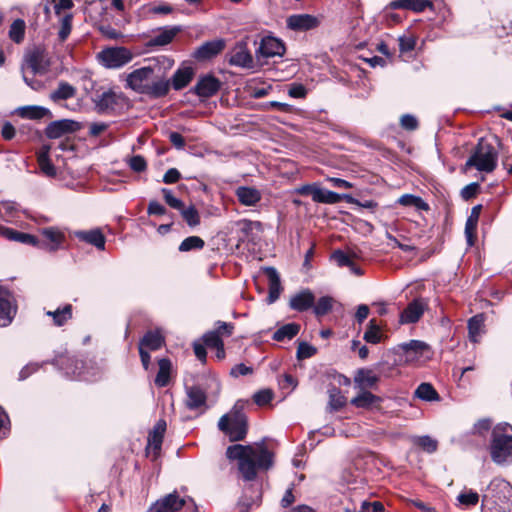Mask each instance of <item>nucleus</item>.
Segmentation results:
<instances>
[{
    "instance_id": "nucleus-1",
    "label": "nucleus",
    "mask_w": 512,
    "mask_h": 512,
    "mask_svg": "<svg viewBox=\"0 0 512 512\" xmlns=\"http://www.w3.org/2000/svg\"><path fill=\"white\" fill-rule=\"evenodd\" d=\"M161 64L171 68L174 62L165 56L153 59L148 66L135 69L127 74L125 86L139 94L154 98L165 96L169 91V81L165 79Z\"/></svg>"
},
{
    "instance_id": "nucleus-2",
    "label": "nucleus",
    "mask_w": 512,
    "mask_h": 512,
    "mask_svg": "<svg viewBox=\"0 0 512 512\" xmlns=\"http://www.w3.org/2000/svg\"><path fill=\"white\" fill-rule=\"evenodd\" d=\"M226 456L230 460L238 461L239 471L247 481H251L256 477L257 469L267 470L273 465V454L263 443L247 446L241 444L229 446Z\"/></svg>"
},
{
    "instance_id": "nucleus-3",
    "label": "nucleus",
    "mask_w": 512,
    "mask_h": 512,
    "mask_svg": "<svg viewBox=\"0 0 512 512\" xmlns=\"http://www.w3.org/2000/svg\"><path fill=\"white\" fill-rule=\"evenodd\" d=\"M498 163V151L487 139L480 138L471 150L470 156L463 167L464 171L475 168L479 172L492 173Z\"/></svg>"
},
{
    "instance_id": "nucleus-4",
    "label": "nucleus",
    "mask_w": 512,
    "mask_h": 512,
    "mask_svg": "<svg viewBox=\"0 0 512 512\" xmlns=\"http://www.w3.org/2000/svg\"><path fill=\"white\" fill-rule=\"evenodd\" d=\"M244 402L237 401L231 411L223 415L219 422V429L224 432L231 441L243 440L247 434V417L243 412Z\"/></svg>"
},
{
    "instance_id": "nucleus-5",
    "label": "nucleus",
    "mask_w": 512,
    "mask_h": 512,
    "mask_svg": "<svg viewBox=\"0 0 512 512\" xmlns=\"http://www.w3.org/2000/svg\"><path fill=\"white\" fill-rule=\"evenodd\" d=\"M492 460L497 464H503L512 456V426L507 423L496 425L492 430L490 444Z\"/></svg>"
},
{
    "instance_id": "nucleus-6",
    "label": "nucleus",
    "mask_w": 512,
    "mask_h": 512,
    "mask_svg": "<svg viewBox=\"0 0 512 512\" xmlns=\"http://www.w3.org/2000/svg\"><path fill=\"white\" fill-rule=\"evenodd\" d=\"M133 57L131 50L123 46L104 48L96 56L98 62L107 69H119L130 63Z\"/></svg>"
},
{
    "instance_id": "nucleus-7",
    "label": "nucleus",
    "mask_w": 512,
    "mask_h": 512,
    "mask_svg": "<svg viewBox=\"0 0 512 512\" xmlns=\"http://www.w3.org/2000/svg\"><path fill=\"white\" fill-rule=\"evenodd\" d=\"M229 64L241 68L251 69L254 66L253 56L250 53L247 43L240 41L229 53Z\"/></svg>"
},
{
    "instance_id": "nucleus-8",
    "label": "nucleus",
    "mask_w": 512,
    "mask_h": 512,
    "mask_svg": "<svg viewBox=\"0 0 512 512\" xmlns=\"http://www.w3.org/2000/svg\"><path fill=\"white\" fill-rule=\"evenodd\" d=\"M17 311L13 295L6 289L0 288V326H8Z\"/></svg>"
},
{
    "instance_id": "nucleus-9",
    "label": "nucleus",
    "mask_w": 512,
    "mask_h": 512,
    "mask_svg": "<svg viewBox=\"0 0 512 512\" xmlns=\"http://www.w3.org/2000/svg\"><path fill=\"white\" fill-rule=\"evenodd\" d=\"M285 53L283 42L273 36H265L261 39L260 45L255 54L257 58H271L282 56Z\"/></svg>"
},
{
    "instance_id": "nucleus-10",
    "label": "nucleus",
    "mask_w": 512,
    "mask_h": 512,
    "mask_svg": "<svg viewBox=\"0 0 512 512\" xmlns=\"http://www.w3.org/2000/svg\"><path fill=\"white\" fill-rule=\"evenodd\" d=\"M186 504V499L173 492L157 500L147 512H177Z\"/></svg>"
},
{
    "instance_id": "nucleus-11",
    "label": "nucleus",
    "mask_w": 512,
    "mask_h": 512,
    "mask_svg": "<svg viewBox=\"0 0 512 512\" xmlns=\"http://www.w3.org/2000/svg\"><path fill=\"white\" fill-rule=\"evenodd\" d=\"M124 99L125 98L122 93H117L114 90L109 89L98 95L95 100V104L100 112L114 111L122 105Z\"/></svg>"
},
{
    "instance_id": "nucleus-12",
    "label": "nucleus",
    "mask_w": 512,
    "mask_h": 512,
    "mask_svg": "<svg viewBox=\"0 0 512 512\" xmlns=\"http://www.w3.org/2000/svg\"><path fill=\"white\" fill-rule=\"evenodd\" d=\"M80 125L78 122L70 119H62L51 122L45 130V134L50 139H57L65 134L79 130Z\"/></svg>"
},
{
    "instance_id": "nucleus-13",
    "label": "nucleus",
    "mask_w": 512,
    "mask_h": 512,
    "mask_svg": "<svg viewBox=\"0 0 512 512\" xmlns=\"http://www.w3.org/2000/svg\"><path fill=\"white\" fill-rule=\"evenodd\" d=\"M224 48L225 41L223 39L207 41L194 51L193 57L198 61H207L220 54Z\"/></svg>"
},
{
    "instance_id": "nucleus-14",
    "label": "nucleus",
    "mask_w": 512,
    "mask_h": 512,
    "mask_svg": "<svg viewBox=\"0 0 512 512\" xmlns=\"http://www.w3.org/2000/svg\"><path fill=\"white\" fill-rule=\"evenodd\" d=\"M286 24L293 31H307L316 28L319 20L310 14H294L287 18Z\"/></svg>"
},
{
    "instance_id": "nucleus-15",
    "label": "nucleus",
    "mask_w": 512,
    "mask_h": 512,
    "mask_svg": "<svg viewBox=\"0 0 512 512\" xmlns=\"http://www.w3.org/2000/svg\"><path fill=\"white\" fill-rule=\"evenodd\" d=\"M186 407L189 410H197L206 407V392L197 385L186 387Z\"/></svg>"
},
{
    "instance_id": "nucleus-16",
    "label": "nucleus",
    "mask_w": 512,
    "mask_h": 512,
    "mask_svg": "<svg viewBox=\"0 0 512 512\" xmlns=\"http://www.w3.org/2000/svg\"><path fill=\"white\" fill-rule=\"evenodd\" d=\"M220 88V81L211 75L200 78L194 87V92L202 98L215 95Z\"/></svg>"
},
{
    "instance_id": "nucleus-17",
    "label": "nucleus",
    "mask_w": 512,
    "mask_h": 512,
    "mask_svg": "<svg viewBox=\"0 0 512 512\" xmlns=\"http://www.w3.org/2000/svg\"><path fill=\"white\" fill-rule=\"evenodd\" d=\"M239 203L243 206L254 207L262 199V193L255 187L239 186L235 190Z\"/></svg>"
},
{
    "instance_id": "nucleus-18",
    "label": "nucleus",
    "mask_w": 512,
    "mask_h": 512,
    "mask_svg": "<svg viewBox=\"0 0 512 512\" xmlns=\"http://www.w3.org/2000/svg\"><path fill=\"white\" fill-rule=\"evenodd\" d=\"M425 303L422 299H415L408 304L400 315V323L408 324L417 322L423 315Z\"/></svg>"
},
{
    "instance_id": "nucleus-19",
    "label": "nucleus",
    "mask_w": 512,
    "mask_h": 512,
    "mask_svg": "<svg viewBox=\"0 0 512 512\" xmlns=\"http://www.w3.org/2000/svg\"><path fill=\"white\" fill-rule=\"evenodd\" d=\"M26 63L34 74L47 72L50 62L43 51L34 50L26 56Z\"/></svg>"
},
{
    "instance_id": "nucleus-20",
    "label": "nucleus",
    "mask_w": 512,
    "mask_h": 512,
    "mask_svg": "<svg viewBox=\"0 0 512 512\" xmlns=\"http://www.w3.org/2000/svg\"><path fill=\"white\" fill-rule=\"evenodd\" d=\"M315 297L313 293L306 289L290 298V308L299 312L306 311L314 306Z\"/></svg>"
},
{
    "instance_id": "nucleus-21",
    "label": "nucleus",
    "mask_w": 512,
    "mask_h": 512,
    "mask_svg": "<svg viewBox=\"0 0 512 512\" xmlns=\"http://www.w3.org/2000/svg\"><path fill=\"white\" fill-rule=\"evenodd\" d=\"M264 272L268 277L269 281V291L267 301L268 303H274L280 296L282 287L281 281L278 272L274 267H266L264 268Z\"/></svg>"
},
{
    "instance_id": "nucleus-22",
    "label": "nucleus",
    "mask_w": 512,
    "mask_h": 512,
    "mask_svg": "<svg viewBox=\"0 0 512 512\" xmlns=\"http://www.w3.org/2000/svg\"><path fill=\"white\" fill-rule=\"evenodd\" d=\"M41 235L45 238V249L48 251H56L65 240V235L58 228L47 227L41 230Z\"/></svg>"
},
{
    "instance_id": "nucleus-23",
    "label": "nucleus",
    "mask_w": 512,
    "mask_h": 512,
    "mask_svg": "<svg viewBox=\"0 0 512 512\" xmlns=\"http://www.w3.org/2000/svg\"><path fill=\"white\" fill-rule=\"evenodd\" d=\"M74 235L81 241L87 242L95 246L99 250L105 249V236L100 229L89 231H76Z\"/></svg>"
},
{
    "instance_id": "nucleus-24",
    "label": "nucleus",
    "mask_w": 512,
    "mask_h": 512,
    "mask_svg": "<svg viewBox=\"0 0 512 512\" xmlns=\"http://www.w3.org/2000/svg\"><path fill=\"white\" fill-rule=\"evenodd\" d=\"M164 344V336L160 331H148L139 343V347L149 350L156 351Z\"/></svg>"
},
{
    "instance_id": "nucleus-25",
    "label": "nucleus",
    "mask_w": 512,
    "mask_h": 512,
    "mask_svg": "<svg viewBox=\"0 0 512 512\" xmlns=\"http://www.w3.org/2000/svg\"><path fill=\"white\" fill-rule=\"evenodd\" d=\"M482 210V205H476L472 208L471 214L465 224V235L470 246L474 244L475 231Z\"/></svg>"
},
{
    "instance_id": "nucleus-26",
    "label": "nucleus",
    "mask_w": 512,
    "mask_h": 512,
    "mask_svg": "<svg viewBox=\"0 0 512 512\" xmlns=\"http://www.w3.org/2000/svg\"><path fill=\"white\" fill-rule=\"evenodd\" d=\"M0 234L9 240L17 241L20 243L30 244L34 246L38 244V241L35 238V236L28 233L18 232L7 227L0 226Z\"/></svg>"
},
{
    "instance_id": "nucleus-27",
    "label": "nucleus",
    "mask_w": 512,
    "mask_h": 512,
    "mask_svg": "<svg viewBox=\"0 0 512 512\" xmlns=\"http://www.w3.org/2000/svg\"><path fill=\"white\" fill-rule=\"evenodd\" d=\"M379 381V376L370 369H359L354 377V382L359 387L373 388Z\"/></svg>"
},
{
    "instance_id": "nucleus-28",
    "label": "nucleus",
    "mask_w": 512,
    "mask_h": 512,
    "mask_svg": "<svg viewBox=\"0 0 512 512\" xmlns=\"http://www.w3.org/2000/svg\"><path fill=\"white\" fill-rule=\"evenodd\" d=\"M37 162L41 172L47 177H55L57 174L56 167L49 159V147L44 146L39 152Z\"/></svg>"
},
{
    "instance_id": "nucleus-29",
    "label": "nucleus",
    "mask_w": 512,
    "mask_h": 512,
    "mask_svg": "<svg viewBox=\"0 0 512 512\" xmlns=\"http://www.w3.org/2000/svg\"><path fill=\"white\" fill-rule=\"evenodd\" d=\"M429 6H431V2L428 0H395L391 2V7L394 9H409L414 12H422Z\"/></svg>"
},
{
    "instance_id": "nucleus-30",
    "label": "nucleus",
    "mask_w": 512,
    "mask_h": 512,
    "mask_svg": "<svg viewBox=\"0 0 512 512\" xmlns=\"http://www.w3.org/2000/svg\"><path fill=\"white\" fill-rule=\"evenodd\" d=\"M179 32L180 28L176 26L162 29L157 35L150 39L149 44L151 46H165L169 44Z\"/></svg>"
},
{
    "instance_id": "nucleus-31",
    "label": "nucleus",
    "mask_w": 512,
    "mask_h": 512,
    "mask_svg": "<svg viewBox=\"0 0 512 512\" xmlns=\"http://www.w3.org/2000/svg\"><path fill=\"white\" fill-rule=\"evenodd\" d=\"M401 348L403 350V361L405 363H412L414 362V357H410V354L415 353L423 355L427 345L424 342L412 340L409 343L403 344Z\"/></svg>"
},
{
    "instance_id": "nucleus-32",
    "label": "nucleus",
    "mask_w": 512,
    "mask_h": 512,
    "mask_svg": "<svg viewBox=\"0 0 512 512\" xmlns=\"http://www.w3.org/2000/svg\"><path fill=\"white\" fill-rule=\"evenodd\" d=\"M159 370L155 378V384L158 387H165L170 380L171 361L167 358H162L158 361Z\"/></svg>"
},
{
    "instance_id": "nucleus-33",
    "label": "nucleus",
    "mask_w": 512,
    "mask_h": 512,
    "mask_svg": "<svg viewBox=\"0 0 512 512\" xmlns=\"http://www.w3.org/2000/svg\"><path fill=\"white\" fill-rule=\"evenodd\" d=\"M483 328H484L483 314H477L469 319L468 332H469V338L472 342H478L479 337L483 333Z\"/></svg>"
},
{
    "instance_id": "nucleus-34",
    "label": "nucleus",
    "mask_w": 512,
    "mask_h": 512,
    "mask_svg": "<svg viewBox=\"0 0 512 512\" xmlns=\"http://www.w3.org/2000/svg\"><path fill=\"white\" fill-rule=\"evenodd\" d=\"M193 70L190 67L178 69L173 75L172 86L175 90H180L187 86L192 80Z\"/></svg>"
},
{
    "instance_id": "nucleus-35",
    "label": "nucleus",
    "mask_w": 512,
    "mask_h": 512,
    "mask_svg": "<svg viewBox=\"0 0 512 512\" xmlns=\"http://www.w3.org/2000/svg\"><path fill=\"white\" fill-rule=\"evenodd\" d=\"M16 112L21 118L37 120L48 114L49 110L41 106H23L19 107Z\"/></svg>"
},
{
    "instance_id": "nucleus-36",
    "label": "nucleus",
    "mask_w": 512,
    "mask_h": 512,
    "mask_svg": "<svg viewBox=\"0 0 512 512\" xmlns=\"http://www.w3.org/2000/svg\"><path fill=\"white\" fill-rule=\"evenodd\" d=\"M300 331V325L297 323H288L277 329L273 334V339L276 341H284L285 339H292Z\"/></svg>"
},
{
    "instance_id": "nucleus-37",
    "label": "nucleus",
    "mask_w": 512,
    "mask_h": 512,
    "mask_svg": "<svg viewBox=\"0 0 512 512\" xmlns=\"http://www.w3.org/2000/svg\"><path fill=\"white\" fill-rule=\"evenodd\" d=\"M397 203L404 207H414L417 210L427 211L429 205L419 196L413 194H404L398 200Z\"/></svg>"
},
{
    "instance_id": "nucleus-38",
    "label": "nucleus",
    "mask_w": 512,
    "mask_h": 512,
    "mask_svg": "<svg viewBox=\"0 0 512 512\" xmlns=\"http://www.w3.org/2000/svg\"><path fill=\"white\" fill-rule=\"evenodd\" d=\"M415 396L424 401H437L439 394L430 383H421L415 390Z\"/></svg>"
},
{
    "instance_id": "nucleus-39",
    "label": "nucleus",
    "mask_w": 512,
    "mask_h": 512,
    "mask_svg": "<svg viewBox=\"0 0 512 512\" xmlns=\"http://www.w3.org/2000/svg\"><path fill=\"white\" fill-rule=\"evenodd\" d=\"M46 314L52 317L55 325L62 326L72 317V305L67 304L63 308H58L55 311H48Z\"/></svg>"
},
{
    "instance_id": "nucleus-40",
    "label": "nucleus",
    "mask_w": 512,
    "mask_h": 512,
    "mask_svg": "<svg viewBox=\"0 0 512 512\" xmlns=\"http://www.w3.org/2000/svg\"><path fill=\"white\" fill-rule=\"evenodd\" d=\"M76 94V89L67 82H60L57 89L51 93L53 101L67 100Z\"/></svg>"
},
{
    "instance_id": "nucleus-41",
    "label": "nucleus",
    "mask_w": 512,
    "mask_h": 512,
    "mask_svg": "<svg viewBox=\"0 0 512 512\" xmlns=\"http://www.w3.org/2000/svg\"><path fill=\"white\" fill-rule=\"evenodd\" d=\"M379 398L369 391H362L351 400V404L357 408H368L377 402Z\"/></svg>"
},
{
    "instance_id": "nucleus-42",
    "label": "nucleus",
    "mask_w": 512,
    "mask_h": 512,
    "mask_svg": "<svg viewBox=\"0 0 512 512\" xmlns=\"http://www.w3.org/2000/svg\"><path fill=\"white\" fill-rule=\"evenodd\" d=\"M25 28L26 24L24 20H14L9 29L10 39L17 44L21 43L25 36Z\"/></svg>"
},
{
    "instance_id": "nucleus-43",
    "label": "nucleus",
    "mask_w": 512,
    "mask_h": 512,
    "mask_svg": "<svg viewBox=\"0 0 512 512\" xmlns=\"http://www.w3.org/2000/svg\"><path fill=\"white\" fill-rule=\"evenodd\" d=\"M382 334L374 319L369 321L367 330L364 333V340L368 343L377 344L381 341Z\"/></svg>"
},
{
    "instance_id": "nucleus-44",
    "label": "nucleus",
    "mask_w": 512,
    "mask_h": 512,
    "mask_svg": "<svg viewBox=\"0 0 512 512\" xmlns=\"http://www.w3.org/2000/svg\"><path fill=\"white\" fill-rule=\"evenodd\" d=\"M204 240L198 236H190L185 238L179 245V251L188 252L191 250H199L204 247Z\"/></svg>"
},
{
    "instance_id": "nucleus-45",
    "label": "nucleus",
    "mask_w": 512,
    "mask_h": 512,
    "mask_svg": "<svg viewBox=\"0 0 512 512\" xmlns=\"http://www.w3.org/2000/svg\"><path fill=\"white\" fill-rule=\"evenodd\" d=\"M183 219L190 227H195L200 223V215L194 206L185 207L179 210Z\"/></svg>"
},
{
    "instance_id": "nucleus-46",
    "label": "nucleus",
    "mask_w": 512,
    "mask_h": 512,
    "mask_svg": "<svg viewBox=\"0 0 512 512\" xmlns=\"http://www.w3.org/2000/svg\"><path fill=\"white\" fill-rule=\"evenodd\" d=\"M333 298L332 297H329V296H324V297H321L316 305L314 306V313L316 314V316L320 317V316H324L326 315L329 311H331L332 307H333Z\"/></svg>"
},
{
    "instance_id": "nucleus-47",
    "label": "nucleus",
    "mask_w": 512,
    "mask_h": 512,
    "mask_svg": "<svg viewBox=\"0 0 512 512\" xmlns=\"http://www.w3.org/2000/svg\"><path fill=\"white\" fill-rule=\"evenodd\" d=\"M492 422L488 418L478 420L471 429V435L485 437L490 431Z\"/></svg>"
},
{
    "instance_id": "nucleus-48",
    "label": "nucleus",
    "mask_w": 512,
    "mask_h": 512,
    "mask_svg": "<svg viewBox=\"0 0 512 512\" xmlns=\"http://www.w3.org/2000/svg\"><path fill=\"white\" fill-rule=\"evenodd\" d=\"M72 19L73 15L71 13H68L64 15L60 21V30L58 32V36L62 42L65 41L71 33Z\"/></svg>"
},
{
    "instance_id": "nucleus-49",
    "label": "nucleus",
    "mask_w": 512,
    "mask_h": 512,
    "mask_svg": "<svg viewBox=\"0 0 512 512\" xmlns=\"http://www.w3.org/2000/svg\"><path fill=\"white\" fill-rule=\"evenodd\" d=\"M329 398V404L334 410L342 408L346 403L345 397L341 394L340 389L337 387L329 389Z\"/></svg>"
},
{
    "instance_id": "nucleus-50",
    "label": "nucleus",
    "mask_w": 512,
    "mask_h": 512,
    "mask_svg": "<svg viewBox=\"0 0 512 512\" xmlns=\"http://www.w3.org/2000/svg\"><path fill=\"white\" fill-rule=\"evenodd\" d=\"M59 361L61 362V364H63L64 362H69L71 364H75V368H73V369L66 368V374L71 375L73 377H77L79 379L89 380V378L87 376L83 375V373L81 371V368H83L82 362H79L78 360H74L71 358H61Z\"/></svg>"
},
{
    "instance_id": "nucleus-51",
    "label": "nucleus",
    "mask_w": 512,
    "mask_h": 512,
    "mask_svg": "<svg viewBox=\"0 0 512 512\" xmlns=\"http://www.w3.org/2000/svg\"><path fill=\"white\" fill-rule=\"evenodd\" d=\"M457 500L461 505L475 506L479 501V495L472 490H465L458 495Z\"/></svg>"
},
{
    "instance_id": "nucleus-52",
    "label": "nucleus",
    "mask_w": 512,
    "mask_h": 512,
    "mask_svg": "<svg viewBox=\"0 0 512 512\" xmlns=\"http://www.w3.org/2000/svg\"><path fill=\"white\" fill-rule=\"evenodd\" d=\"M399 50L401 53H407L412 51L416 46V37L412 34L400 36L399 39Z\"/></svg>"
},
{
    "instance_id": "nucleus-53",
    "label": "nucleus",
    "mask_w": 512,
    "mask_h": 512,
    "mask_svg": "<svg viewBox=\"0 0 512 512\" xmlns=\"http://www.w3.org/2000/svg\"><path fill=\"white\" fill-rule=\"evenodd\" d=\"M416 444L428 453H433L437 450L438 443L435 439L430 436H421L416 440Z\"/></svg>"
},
{
    "instance_id": "nucleus-54",
    "label": "nucleus",
    "mask_w": 512,
    "mask_h": 512,
    "mask_svg": "<svg viewBox=\"0 0 512 512\" xmlns=\"http://www.w3.org/2000/svg\"><path fill=\"white\" fill-rule=\"evenodd\" d=\"M317 352L316 348L307 342H300L297 348V358L307 359L315 355Z\"/></svg>"
},
{
    "instance_id": "nucleus-55",
    "label": "nucleus",
    "mask_w": 512,
    "mask_h": 512,
    "mask_svg": "<svg viewBox=\"0 0 512 512\" xmlns=\"http://www.w3.org/2000/svg\"><path fill=\"white\" fill-rule=\"evenodd\" d=\"M162 194H163V197L165 199V202L171 207V208H174V209H177V210H180L183 208V205L184 203L176 198L171 190L167 189V188H163L161 190Z\"/></svg>"
},
{
    "instance_id": "nucleus-56",
    "label": "nucleus",
    "mask_w": 512,
    "mask_h": 512,
    "mask_svg": "<svg viewBox=\"0 0 512 512\" xmlns=\"http://www.w3.org/2000/svg\"><path fill=\"white\" fill-rule=\"evenodd\" d=\"M127 163L134 172H143L147 168L146 160L141 155L131 157Z\"/></svg>"
},
{
    "instance_id": "nucleus-57",
    "label": "nucleus",
    "mask_w": 512,
    "mask_h": 512,
    "mask_svg": "<svg viewBox=\"0 0 512 512\" xmlns=\"http://www.w3.org/2000/svg\"><path fill=\"white\" fill-rule=\"evenodd\" d=\"M204 344L211 349L216 348L217 346L223 344L222 339L220 338V335H218V332L209 331L203 336Z\"/></svg>"
},
{
    "instance_id": "nucleus-58",
    "label": "nucleus",
    "mask_w": 512,
    "mask_h": 512,
    "mask_svg": "<svg viewBox=\"0 0 512 512\" xmlns=\"http://www.w3.org/2000/svg\"><path fill=\"white\" fill-rule=\"evenodd\" d=\"M273 398V393L271 390H261L254 394V401L257 405L263 406L268 404Z\"/></svg>"
},
{
    "instance_id": "nucleus-59",
    "label": "nucleus",
    "mask_w": 512,
    "mask_h": 512,
    "mask_svg": "<svg viewBox=\"0 0 512 512\" xmlns=\"http://www.w3.org/2000/svg\"><path fill=\"white\" fill-rule=\"evenodd\" d=\"M400 123H401L402 128L409 130V131H413V130L417 129V127H418V121H417L416 117H414L413 115H410V114L403 115L400 119Z\"/></svg>"
},
{
    "instance_id": "nucleus-60",
    "label": "nucleus",
    "mask_w": 512,
    "mask_h": 512,
    "mask_svg": "<svg viewBox=\"0 0 512 512\" xmlns=\"http://www.w3.org/2000/svg\"><path fill=\"white\" fill-rule=\"evenodd\" d=\"M162 442V437L149 433L147 449H152L154 454L157 455L161 449Z\"/></svg>"
},
{
    "instance_id": "nucleus-61",
    "label": "nucleus",
    "mask_w": 512,
    "mask_h": 512,
    "mask_svg": "<svg viewBox=\"0 0 512 512\" xmlns=\"http://www.w3.org/2000/svg\"><path fill=\"white\" fill-rule=\"evenodd\" d=\"M332 258L335 260V262L338 264V266H350L352 265L351 258L344 253L343 251L337 250L332 254Z\"/></svg>"
},
{
    "instance_id": "nucleus-62",
    "label": "nucleus",
    "mask_w": 512,
    "mask_h": 512,
    "mask_svg": "<svg viewBox=\"0 0 512 512\" xmlns=\"http://www.w3.org/2000/svg\"><path fill=\"white\" fill-rule=\"evenodd\" d=\"M243 232L248 233L253 230L262 231V223L259 221L242 220L240 222Z\"/></svg>"
},
{
    "instance_id": "nucleus-63",
    "label": "nucleus",
    "mask_w": 512,
    "mask_h": 512,
    "mask_svg": "<svg viewBox=\"0 0 512 512\" xmlns=\"http://www.w3.org/2000/svg\"><path fill=\"white\" fill-rule=\"evenodd\" d=\"M40 368V364L38 363H29L25 367H23L19 373V380H25L31 374L38 371Z\"/></svg>"
},
{
    "instance_id": "nucleus-64",
    "label": "nucleus",
    "mask_w": 512,
    "mask_h": 512,
    "mask_svg": "<svg viewBox=\"0 0 512 512\" xmlns=\"http://www.w3.org/2000/svg\"><path fill=\"white\" fill-rule=\"evenodd\" d=\"M252 372H253L252 367L246 366L245 364L241 363V364L235 365L231 369L230 374L233 377H238V376H245V375L251 374Z\"/></svg>"
}]
</instances>
